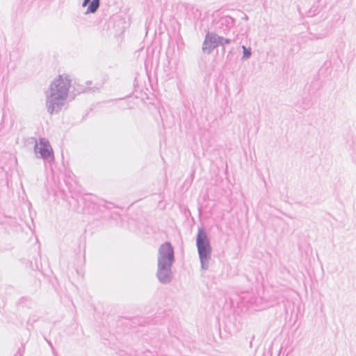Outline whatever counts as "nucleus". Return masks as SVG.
I'll list each match as a JSON object with an SVG mask.
<instances>
[{"mask_svg":"<svg viewBox=\"0 0 356 356\" xmlns=\"http://www.w3.org/2000/svg\"><path fill=\"white\" fill-rule=\"evenodd\" d=\"M243 50L244 57L249 58L251 54L250 49H248L245 46H243Z\"/></svg>","mask_w":356,"mask_h":356,"instance_id":"obj_7","label":"nucleus"},{"mask_svg":"<svg viewBox=\"0 0 356 356\" xmlns=\"http://www.w3.org/2000/svg\"><path fill=\"white\" fill-rule=\"evenodd\" d=\"M70 81L67 77L59 76L51 85V94L47 98V106L48 111L52 113L54 111V104L58 105L60 100L64 99L67 95Z\"/></svg>","mask_w":356,"mask_h":356,"instance_id":"obj_1","label":"nucleus"},{"mask_svg":"<svg viewBox=\"0 0 356 356\" xmlns=\"http://www.w3.org/2000/svg\"><path fill=\"white\" fill-rule=\"evenodd\" d=\"M99 6V0H92L89 5L87 13H95Z\"/></svg>","mask_w":356,"mask_h":356,"instance_id":"obj_6","label":"nucleus"},{"mask_svg":"<svg viewBox=\"0 0 356 356\" xmlns=\"http://www.w3.org/2000/svg\"><path fill=\"white\" fill-rule=\"evenodd\" d=\"M174 261V250L170 243L162 244L159 250L158 266H171Z\"/></svg>","mask_w":356,"mask_h":356,"instance_id":"obj_2","label":"nucleus"},{"mask_svg":"<svg viewBox=\"0 0 356 356\" xmlns=\"http://www.w3.org/2000/svg\"><path fill=\"white\" fill-rule=\"evenodd\" d=\"M35 151L39 152L44 158L51 157L53 156V151L51 147L48 142L40 140L35 145Z\"/></svg>","mask_w":356,"mask_h":356,"instance_id":"obj_4","label":"nucleus"},{"mask_svg":"<svg viewBox=\"0 0 356 356\" xmlns=\"http://www.w3.org/2000/svg\"><path fill=\"white\" fill-rule=\"evenodd\" d=\"M90 0H83V2L82 3V6L85 7L90 1Z\"/></svg>","mask_w":356,"mask_h":356,"instance_id":"obj_8","label":"nucleus"},{"mask_svg":"<svg viewBox=\"0 0 356 356\" xmlns=\"http://www.w3.org/2000/svg\"><path fill=\"white\" fill-rule=\"evenodd\" d=\"M197 245L202 266L207 262L211 248L207 235L203 230H200L197 238Z\"/></svg>","mask_w":356,"mask_h":356,"instance_id":"obj_3","label":"nucleus"},{"mask_svg":"<svg viewBox=\"0 0 356 356\" xmlns=\"http://www.w3.org/2000/svg\"><path fill=\"white\" fill-rule=\"evenodd\" d=\"M170 267L171 266H167L165 268H163L162 266H159L158 277L161 282H166L169 280Z\"/></svg>","mask_w":356,"mask_h":356,"instance_id":"obj_5","label":"nucleus"}]
</instances>
